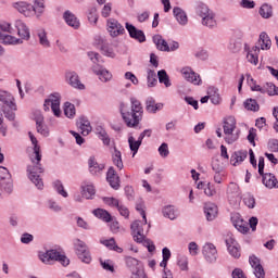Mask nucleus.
<instances>
[{
  "label": "nucleus",
  "mask_w": 278,
  "mask_h": 278,
  "mask_svg": "<svg viewBox=\"0 0 278 278\" xmlns=\"http://www.w3.org/2000/svg\"><path fill=\"white\" fill-rule=\"evenodd\" d=\"M100 243L110 249L111 251H116V253H123V248L116 245V240L114 238L111 239H101Z\"/></svg>",
  "instance_id": "38"
},
{
  "label": "nucleus",
  "mask_w": 278,
  "mask_h": 278,
  "mask_svg": "<svg viewBox=\"0 0 278 278\" xmlns=\"http://www.w3.org/2000/svg\"><path fill=\"white\" fill-rule=\"evenodd\" d=\"M181 74L185 77V79L187 81H189L190 84H193L194 86L201 85V76L199 74L194 73V71H192V68L184 67L181 70Z\"/></svg>",
  "instance_id": "16"
},
{
  "label": "nucleus",
  "mask_w": 278,
  "mask_h": 278,
  "mask_svg": "<svg viewBox=\"0 0 278 278\" xmlns=\"http://www.w3.org/2000/svg\"><path fill=\"white\" fill-rule=\"evenodd\" d=\"M247 155H249L247 150H240V151L235 152L230 157V162H231L232 166H238V164H242V162H244V160H247Z\"/></svg>",
  "instance_id": "31"
},
{
  "label": "nucleus",
  "mask_w": 278,
  "mask_h": 278,
  "mask_svg": "<svg viewBox=\"0 0 278 278\" xmlns=\"http://www.w3.org/2000/svg\"><path fill=\"white\" fill-rule=\"evenodd\" d=\"M245 110H249L250 112H258L260 111V104L257 103V100L255 99H248L243 103Z\"/></svg>",
  "instance_id": "46"
},
{
  "label": "nucleus",
  "mask_w": 278,
  "mask_h": 278,
  "mask_svg": "<svg viewBox=\"0 0 278 278\" xmlns=\"http://www.w3.org/2000/svg\"><path fill=\"white\" fill-rule=\"evenodd\" d=\"M15 10L20 12L21 14H24V16H34V5L27 3V2H17L14 5Z\"/></svg>",
  "instance_id": "24"
},
{
  "label": "nucleus",
  "mask_w": 278,
  "mask_h": 278,
  "mask_svg": "<svg viewBox=\"0 0 278 278\" xmlns=\"http://www.w3.org/2000/svg\"><path fill=\"white\" fill-rule=\"evenodd\" d=\"M268 149L273 151V153H278V140L271 139L268 141Z\"/></svg>",
  "instance_id": "64"
},
{
  "label": "nucleus",
  "mask_w": 278,
  "mask_h": 278,
  "mask_svg": "<svg viewBox=\"0 0 278 278\" xmlns=\"http://www.w3.org/2000/svg\"><path fill=\"white\" fill-rule=\"evenodd\" d=\"M0 40L4 45H23V39H18L12 35L0 33Z\"/></svg>",
  "instance_id": "36"
},
{
  "label": "nucleus",
  "mask_w": 278,
  "mask_h": 278,
  "mask_svg": "<svg viewBox=\"0 0 278 278\" xmlns=\"http://www.w3.org/2000/svg\"><path fill=\"white\" fill-rule=\"evenodd\" d=\"M256 278H265L266 271H264V267L262 266V263L260 262V258L257 256H250L249 260Z\"/></svg>",
  "instance_id": "17"
},
{
  "label": "nucleus",
  "mask_w": 278,
  "mask_h": 278,
  "mask_svg": "<svg viewBox=\"0 0 278 278\" xmlns=\"http://www.w3.org/2000/svg\"><path fill=\"white\" fill-rule=\"evenodd\" d=\"M101 51L103 55H106L108 58H114L116 54L114 53V50L110 48V45L103 43L101 47Z\"/></svg>",
  "instance_id": "56"
},
{
  "label": "nucleus",
  "mask_w": 278,
  "mask_h": 278,
  "mask_svg": "<svg viewBox=\"0 0 278 278\" xmlns=\"http://www.w3.org/2000/svg\"><path fill=\"white\" fill-rule=\"evenodd\" d=\"M0 108L8 121H14L16 118V103H14V97L8 91L0 90Z\"/></svg>",
  "instance_id": "3"
},
{
  "label": "nucleus",
  "mask_w": 278,
  "mask_h": 278,
  "mask_svg": "<svg viewBox=\"0 0 278 278\" xmlns=\"http://www.w3.org/2000/svg\"><path fill=\"white\" fill-rule=\"evenodd\" d=\"M93 216L97 218H100L104 223H112V215L110 212L103 210V208H97L92 211Z\"/></svg>",
  "instance_id": "39"
},
{
  "label": "nucleus",
  "mask_w": 278,
  "mask_h": 278,
  "mask_svg": "<svg viewBox=\"0 0 278 278\" xmlns=\"http://www.w3.org/2000/svg\"><path fill=\"white\" fill-rule=\"evenodd\" d=\"M201 23L204 27H208L210 29H214L216 27V13L214 11H208L204 13L201 17Z\"/></svg>",
  "instance_id": "18"
},
{
  "label": "nucleus",
  "mask_w": 278,
  "mask_h": 278,
  "mask_svg": "<svg viewBox=\"0 0 278 278\" xmlns=\"http://www.w3.org/2000/svg\"><path fill=\"white\" fill-rule=\"evenodd\" d=\"M51 105V110L54 116H60L62 111L60 110V93H51L48 99L45 100L43 110L45 112H49V106Z\"/></svg>",
  "instance_id": "8"
},
{
  "label": "nucleus",
  "mask_w": 278,
  "mask_h": 278,
  "mask_svg": "<svg viewBox=\"0 0 278 278\" xmlns=\"http://www.w3.org/2000/svg\"><path fill=\"white\" fill-rule=\"evenodd\" d=\"M273 42L270 41V37H268V34L261 33L258 38V49L261 47L262 51H268L270 49Z\"/></svg>",
  "instance_id": "35"
},
{
  "label": "nucleus",
  "mask_w": 278,
  "mask_h": 278,
  "mask_svg": "<svg viewBox=\"0 0 278 278\" xmlns=\"http://www.w3.org/2000/svg\"><path fill=\"white\" fill-rule=\"evenodd\" d=\"M92 72L96 75H98L100 81H103L104 84L112 79V73H110V71H108L99 65H94L92 67Z\"/></svg>",
  "instance_id": "23"
},
{
  "label": "nucleus",
  "mask_w": 278,
  "mask_h": 278,
  "mask_svg": "<svg viewBox=\"0 0 278 278\" xmlns=\"http://www.w3.org/2000/svg\"><path fill=\"white\" fill-rule=\"evenodd\" d=\"M106 180L109 181L111 188L118 190L121 188V178L116 174L114 167H110L106 173Z\"/></svg>",
  "instance_id": "19"
},
{
  "label": "nucleus",
  "mask_w": 278,
  "mask_h": 278,
  "mask_svg": "<svg viewBox=\"0 0 278 278\" xmlns=\"http://www.w3.org/2000/svg\"><path fill=\"white\" fill-rule=\"evenodd\" d=\"M223 129L225 135V141L227 144H233L240 138V130L237 127L236 117L228 116L224 118Z\"/></svg>",
  "instance_id": "4"
},
{
  "label": "nucleus",
  "mask_w": 278,
  "mask_h": 278,
  "mask_svg": "<svg viewBox=\"0 0 278 278\" xmlns=\"http://www.w3.org/2000/svg\"><path fill=\"white\" fill-rule=\"evenodd\" d=\"M37 36L39 38V43L41 45V47H45L46 49H48V47H51V42L49 41V38L47 37V31L42 28H40L39 30H37Z\"/></svg>",
  "instance_id": "44"
},
{
  "label": "nucleus",
  "mask_w": 278,
  "mask_h": 278,
  "mask_svg": "<svg viewBox=\"0 0 278 278\" xmlns=\"http://www.w3.org/2000/svg\"><path fill=\"white\" fill-rule=\"evenodd\" d=\"M39 260H41L43 264H53V262H60L62 266H68V264H71V260L58 250H48L39 253Z\"/></svg>",
  "instance_id": "5"
},
{
  "label": "nucleus",
  "mask_w": 278,
  "mask_h": 278,
  "mask_svg": "<svg viewBox=\"0 0 278 278\" xmlns=\"http://www.w3.org/2000/svg\"><path fill=\"white\" fill-rule=\"evenodd\" d=\"M81 194L85 199H92L94 194H97V189H94V185L91 181L85 180L80 186Z\"/></svg>",
  "instance_id": "20"
},
{
  "label": "nucleus",
  "mask_w": 278,
  "mask_h": 278,
  "mask_svg": "<svg viewBox=\"0 0 278 278\" xmlns=\"http://www.w3.org/2000/svg\"><path fill=\"white\" fill-rule=\"evenodd\" d=\"M106 28L112 38H118L125 34V27H123L116 18H109L106 21Z\"/></svg>",
  "instance_id": "12"
},
{
  "label": "nucleus",
  "mask_w": 278,
  "mask_h": 278,
  "mask_svg": "<svg viewBox=\"0 0 278 278\" xmlns=\"http://www.w3.org/2000/svg\"><path fill=\"white\" fill-rule=\"evenodd\" d=\"M64 114L67 118H74L75 117V104H73L71 102H65Z\"/></svg>",
  "instance_id": "49"
},
{
  "label": "nucleus",
  "mask_w": 278,
  "mask_h": 278,
  "mask_svg": "<svg viewBox=\"0 0 278 278\" xmlns=\"http://www.w3.org/2000/svg\"><path fill=\"white\" fill-rule=\"evenodd\" d=\"M0 186L4 192L11 194L13 186H12V175L10 170L4 166H0Z\"/></svg>",
  "instance_id": "10"
},
{
  "label": "nucleus",
  "mask_w": 278,
  "mask_h": 278,
  "mask_svg": "<svg viewBox=\"0 0 278 278\" xmlns=\"http://www.w3.org/2000/svg\"><path fill=\"white\" fill-rule=\"evenodd\" d=\"M264 90L267 92V94H269V97H278V87L273 83H267L264 86Z\"/></svg>",
  "instance_id": "50"
},
{
  "label": "nucleus",
  "mask_w": 278,
  "mask_h": 278,
  "mask_svg": "<svg viewBox=\"0 0 278 278\" xmlns=\"http://www.w3.org/2000/svg\"><path fill=\"white\" fill-rule=\"evenodd\" d=\"M163 216L165 218H169V220H175V218H177L178 216V211L177 208H175L174 205H167L165 206L163 210Z\"/></svg>",
  "instance_id": "41"
},
{
  "label": "nucleus",
  "mask_w": 278,
  "mask_h": 278,
  "mask_svg": "<svg viewBox=\"0 0 278 278\" xmlns=\"http://www.w3.org/2000/svg\"><path fill=\"white\" fill-rule=\"evenodd\" d=\"M162 108H164V104H162V103H156L153 98H149V99L146 101V110H147V112H149L150 114H155V112H160V110H162Z\"/></svg>",
  "instance_id": "32"
},
{
  "label": "nucleus",
  "mask_w": 278,
  "mask_h": 278,
  "mask_svg": "<svg viewBox=\"0 0 278 278\" xmlns=\"http://www.w3.org/2000/svg\"><path fill=\"white\" fill-rule=\"evenodd\" d=\"M157 77L160 84H164L166 88H170V78L168 77V74L164 70L157 72Z\"/></svg>",
  "instance_id": "47"
},
{
  "label": "nucleus",
  "mask_w": 278,
  "mask_h": 278,
  "mask_svg": "<svg viewBox=\"0 0 278 278\" xmlns=\"http://www.w3.org/2000/svg\"><path fill=\"white\" fill-rule=\"evenodd\" d=\"M103 201L106 205H110L111 207H118L121 202H118L115 198H103Z\"/></svg>",
  "instance_id": "60"
},
{
  "label": "nucleus",
  "mask_w": 278,
  "mask_h": 278,
  "mask_svg": "<svg viewBox=\"0 0 278 278\" xmlns=\"http://www.w3.org/2000/svg\"><path fill=\"white\" fill-rule=\"evenodd\" d=\"M159 154L161 157H168L170 150H168V143L164 142L159 147Z\"/></svg>",
  "instance_id": "57"
},
{
  "label": "nucleus",
  "mask_w": 278,
  "mask_h": 278,
  "mask_svg": "<svg viewBox=\"0 0 278 278\" xmlns=\"http://www.w3.org/2000/svg\"><path fill=\"white\" fill-rule=\"evenodd\" d=\"M130 103L131 106L129 111V106L125 102H121L119 113L128 127L136 128L140 125V121H142L144 109L142 108V102L136 98H130Z\"/></svg>",
  "instance_id": "2"
},
{
  "label": "nucleus",
  "mask_w": 278,
  "mask_h": 278,
  "mask_svg": "<svg viewBox=\"0 0 278 278\" xmlns=\"http://www.w3.org/2000/svg\"><path fill=\"white\" fill-rule=\"evenodd\" d=\"M31 144L34 147L33 153L29 155V160L31 162L30 165L27 166L28 178L30 181L38 188V190H42L45 188V182L40 175L45 173V167L40 162L42 161V153H40V146L38 144V139L31 131L28 132Z\"/></svg>",
  "instance_id": "1"
},
{
  "label": "nucleus",
  "mask_w": 278,
  "mask_h": 278,
  "mask_svg": "<svg viewBox=\"0 0 278 278\" xmlns=\"http://www.w3.org/2000/svg\"><path fill=\"white\" fill-rule=\"evenodd\" d=\"M126 29L134 40L137 42H147V36H144V31L141 29L136 28L132 24L126 23Z\"/></svg>",
  "instance_id": "14"
},
{
  "label": "nucleus",
  "mask_w": 278,
  "mask_h": 278,
  "mask_svg": "<svg viewBox=\"0 0 278 278\" xmlns=\"http://www.w3.org/2000/svg\"><path fill=\"white\" fill-rule=\"evenodd\" d=\"M54 189L56 190L58 194H61V197H64L66 199L68 197V192L64 190V185H62V181L55 180L53 182Z\"/></svg>",
  "instance_id": "52"
},
{
  "label": "nucleus",
  "mask_w": 278,
  "mask_h": 278,
  "mask_svg": "<svg viewBox=\"0 0 278 278\" xmlns=\"http://www.w3.org/2000/svg\"><path fill=\"white\" fill-rule=\"evenodd\" d=\"M258 12L262 18H270L273 16V7L269 4H263Z\"/></svg>",
  "instance_id": "48"
},
{
  "label": "nucleus",
  "mask_w": 278,
  "mask_h": 278,
  "mask_svg": "<svg viewBox=\"0 0 278 278\" xmlns=\"http://www.w3.org/2000/svg\"><path fill=\"white\" fill-rule=\"evenodd\" d=\"M42 123H45V117H42V115H39L36 118L37 131L38 134L47 138V136H49V127H47Z\"/></svg>",
  "instance_id": "40"
},
{
  "label": "nucleus",
  "mask_w": 278,
  "mask_h": 278,
  "mask_svg": "<svg viewBox=\"0 0 278 278\" xmlns=\"http://www.w3.org/2000/svg\"><path fill=\"white\" fill-rule=\"evenodd\" d=\"M151 225H147V218L143 222L135 220L130 225L131 236L135 242L141 243L144 242L147 233H149Z\"/></svg>",
  "instance_id": "6"
},
{
  "label": "nucleus",
  "mask_w": 278,
  "mask_h": 278,
  "mask_svg": "<svg viewBox=\"0 0 278 278\" xmlns=\"http://www.w3.org/2000/svg\"><path fill=\"white\" fill-rule=\"evenodd\" d=\"M117 210L121 216H124V218H129V208H127V206L118 204Z\"/></svg>",
  "instance_id": "63"
},
{
  "label": "nucleus",
  "mask_w": 278,
  "mask_h": 278,
  "mask_svg": "<svg viewBox=\"0 0 278 278\" xmlns=\"http://www.w3.org/2000/svg\"><path fill=\"white\" fill-rule=\"evenodd\" d=\"M88 21L93 25H97V21H99V15L97 14V8H91L88 13Z\"/></svg>",
  "instance_id": "55"
},
{
  "label": "nucleus",
  "mask_w": 278,
  "mask_h": 278,
  "mask_svg": "<svg viewBox=\"0 0 278 278\" xmlns=\"http://www.w3.org/2000/svg\"><path fill=\"white\" fill-rule=\"evenodd\" d=\"M231 220L233 226L238 231H240V233H249V223L242 219L239 214H236L233 217H231Z\"/></svg>",
  "instance_id": "21"
},
{
  "label": "nucleus",
  "mask_w": 278,
  "mask_h": 278,
  "mask_svg": "<svg viewBox=\"0 0 278 278\" xmlns=\"http://www.w3.org/2000/svg\"><path fill=\"white\" fill-rule=\"evenodd\" d=\"M15 27L17 29V36H20L21 38L20 40H29L30 38L29 28L23 21L21 20L15 21Z\"/></svg>",
  "instance_id": "22"
},
{
  "label": "nucleus",
  "mask_w": 278,
  "mask_h": 278,
  "mask_svg": "<svg viewBox=\"0 0 278 278\" xmlns=\"http://www.w3.org/2000/svg\"><path fill=\"white\" fill-rule=\"evenodd\" d=\"M202 255L208 262V264H214L218 260V250L214 243H205L202 248Z\"/></svg>",
  "instance_id": "11"
},
{
  "label": "nucleus",
  "mask_w": 278,
  "mask_h": 278,
  "mask_svg": "<svg viewBox=\"0 0 278 278\" xmlns=\"http://www.w3.org/2000/svg\"><path fill=\"white\" fill-rule=\"evenodd\" d=\"M128 144L130 151L132 152V157H136V153H138V150L142 146V139L138 137V140H136V138H134V135L130 134L128 135Z\"/></svg>",
  "instance_id": "30"
},
{
  "label": "nucleus",
  "mask_w": 278,
  "mask_h": 278,
  "mask_svg": "<svg viewBox=\"0 0 278 278\" xmlns=\"http://www.w3.org/2000/svg\"><path fill=\"white\" fill-rule=\"evenodd\" d=\"M178 266L180 270H188V256H179L178 257Z\"/></svg>",
  "instance_id": "59"
},
{
  "label": "nucleus",
  "mask_w": 278,
  "mask_h": 278,
  "mask_svg": "<svg viewBox=\"0 0 278 278\" xmlns=\"http://www.w3.org/2000/svg\"><path fill=\"white\" fill-rule=\"evenodd\" d=\"M63 18L70 27L79 29V20H77V16H75V14H73L71 11H65Z\"/></svg>",
  "instance_id": "28"
},
{
  "label": "nucleus",
  "mask_w": 278,
  "mask_h": 278,
  "mask_svg": "<svg viewBox=\"0 0 278 278\" xmlns=\"http://www.w3.org/2000/svg\"><path fill=\"white\" fill-rule=\"evenodd\" d=\"M226 244L228 247V252L231 257H235V260L240 258V245L238 244V241H236V238H233V236L227 237Z\"/></svg>",
  "instance_id": "15"
},
{
  "label": "nucleus",
  "mask_w": 278,
  "mask_h": 278,
  "mask_svg": "<svg viewBox=\"0 0 278 278\" xmlns=\"http://www.w3.org/2000/svg\"><path fill=\"white\" fill-rule=\"evenodd\" d=\"M100 264L104 270H110L111 273H114V265L112 264V261H100Z\"/></svg>",
  "instance_id": "61"
},
{
  "label": "nucleus",
  "mask_w": 278,
  "mask_h": 278,
  "mask_svg": "<svg viewBox=\"0 0 278 278\" xmlns=\"http://www.w3.org/2000/svg\"><path fill=\"white\" fill-rule=\"evenodd\" d=\"M204 214L206 216V220H214V218L218 216V206L214 203H206L204 205Z\"/></svg>",
  "instance_id": "26"
},
{
  "label": "nucleus",
  "mask_w": 278,
  "mask_h": 278,
  "mask_svg": "<svg viewBox=\"0 0 278 278\" xmlns=\"http://www.w3.org/2000/svg\"><path fill=\"white\" fill-rule=\"evenodd\" d=\"M74 248L76 255H78L79 260L84 262V264H90V262H92V256L90 255L88 245H86L84 241L76 239L74 242Z\"/></svg>",
  "instance_id": "7"
},
{
  "label": "nucleus",
  "mask_w": 278,
  "mask_h": 278,
  "mask_svg": "<svg viewBox=\"0 0 278 278\" xmlns=\"http://www.w3.org/2000/svg\"><path fill=\"white\" fill-rule=\"evenodd\" d=\"M243 203L244 205H247V207H249L250 210H253V207H255V198L251 195V193H247L243 197Z\"/></svg>",
  "instance_id": "54"
},
{
  "label": "nucleus",
  "mask_w": 278,
  "mask_h": 278,
  "mask_svg": "<svg viewBox=\"0 0 278 278\" xmlns=\"http://www.w3.org/2000/svg\"><path fill=\"white\" fill-rule=\"evenodd\" d=\"M33 12L37 17L45 14V0H34Z\"/></svg>",
  "instance_id": "42"
},
{
  "label": "nucleus",
  "mask_w": 278,
  "mask_h": 278,
  "mask_svg": "<svg viewBox=\"0 0 278 278\" xmlns=\"http://www.w3.org/2000/svg\"><path fill=\"white\" fill-rule=\"evenodd\" d=\"M153 42L156 47V49H159V51H170V47L168 46V42L166 40H164V38L161 35H155L153 37Z\"/></svg>",
  "instance_id": "33"
},
{
  "label": "nucleus",
  "mask_w": 278,
  "mask_h": 278,
  "mask_svg": "<svg viewBox=\"0 0 278 278\" xmlns=\"http://www.w3.org/2000/svg\"><path fill=\"white\" fill-rule=\"evenodd\" d=\"M65 79L72 88H76L77 90H84L86 86L81 84V80H79V75H77L76 72L68 71L65 73Z\"/></svg>",
  "instance_id": "13"
},
{
  "label": "nucleus",
  "mask_w": 278,
  "mask_h": 278,
  "mask_svg": "<svg viewBox=\"0 0 278 278\" xmlns=\"http://www.w3.org/2000/svg\"><path fill=\"white\" fill-rule=\"evenodd\" d=\"M157 84V75L155 74V71L149 70L148 71V86L150 88H153Z\"/></svg>",
  "instance_id": "53"
},
{
  "label": "nucleus",
  "mask_w": 278,
  "mask_h": 278,
  "mask_svg": "<svg viewBox=\"0 0 278 278\" xmlns=\"http://www.w3.org/2000/svg\"><path fill=\"white\" fill-rule=\"evenodd\" d=\"M138 264L139 261L137 258L131 256L126 257V265L130 268V270H132V273H136V270H140L138 269Z\"/></svg>",
  "instance_id": "51"
},
{
  "label": "nucleus",
  "mask_w": 278,
  "mask_h": 278,
  "mask_svg": "<svg viewBox=\"0 0 278 278\" xmlns=\"http://www.w3.org/2000/svg\"><path fill=\"white\" fill-rule=\"evenodd\" d=\"M262 181L266 188H269V190H273V188H278L277 177H275L271 173H266L263 175Z\"/></svg>",
  "instance_id": "29"
},
{
  "label": "nucleus",
  "mask_w": 278,
  "mask_h": 278,
  "mask_svg": "<svg viewBox=\"0 0 278 278\" xmlns=\"http://www.w3.org/2000/svg\"><path fill=\"white\" fill-rule=\"evenodd\" d=\"M77 127L80 129V134L83 136H88L90 131H92V126L90 125V121H88V117L80 116L77 122Z\"/></svg>",
  "instance_id": "25"
},
{
  "label": "nucleus",
  "mask_w": 278,
  "mask_h": 278,
  "mask_svg": "<svg viewBox=\"0 0 278 278\" xmlns=\"http://www.w3.org/2000/svg\"><path fill=\"white\" fill-rule=\"evenodd\" d=\"M173 12L179 25H188V15L185 13V11L181 8L175 7Z\"/></svg>",
  "instance_id": "34"
},
{
  "label": "nucleus",
  "mask_w": 278,
  "mask_h": 278,
  "mask_svg": "<svg viewBox=\"0 0 278 278\" xmlns=\"http://www.w3.org/2000/svg\"><path fill=\"white\" fill-rule=\"evenodd\" d=\"M227 197L231 205L240 204V201H242V191H240V186L236 182H230L227 189Z\"/></svg>",
  "instance_id": "9"
},
{
  "label": "nucleus",
  "mask_w": 278,
  "mask_h": 278,
  "mask_svg": "<svg viewBox=\"0 0 278 278\" xmlns=\"http://www.w3.org/2000/svg\"><path fill=\"white\" fill-rule=\"evenodd\" d=\"M88 166H89V172L91 175H99L105 166L103 164H99L97 162V159L94 156H90L88 160Z\"/></svg>",
  "instance_id": "27"
},
{
  "label": "nucleus",
  "mask_w": 278,
  "mask_h": 278,
  "mask_svg": "<svg viewBox=\"0 0 278 278\" xmlns=\"http://www.w3.org/2000/svg\"><path fill=\"white\" fill-rule=\"evenodd\" d=\"M212 9H210V7H207V4L203 3V2H197L194 5V11L197 16L202 17L203 14H207Z\"/></svg>",
  "instance_id": "45"
},
{
  "label": "nucleus",
  "mask_w": 278,
  "mask_h": 278,
  "mask_svg": "<svg viewBox=\"0 0 278 278\" xmlns=\"http://www.w3.org/2000/svg\"><path fill=\"white\" fill-rule=\"evenodd\" d=\"M195 58H198V60H207V58H210V54L206 52V50L200 49L195 52L194 54Z\"/></svg>",
  "instance_id": "62"
},
{
  "label": "nucleus",
  "mask_w": 278,
  "mask_h": 278,
  "mask_svg": "<svg viewBox=\"0 0 278 278\" xmlns=\"http://www.w3.org/2000/svg\"><path fill=\"white\" fill-rule=\"evenodd\" d=\"M257 55H260V46H254L247 54L248 62H250V64H254V66H257V62H260Z\"/></svg>",
  "instance_id": "37"
},
{
  "label": "nucleus",
  "mask_w": 278,
  "mask_h": 278,
  "mask_svg": "<svg viewBox=\"0 0 278 278\" xmlns=\"http://www.w3.org/2000/svg\"><path fill=\"white\" fill-rule=\"evenodd\" d=\"M113 164L119 169L123 170L124 165H123V154L121 151H118L116 148H114V152L112 155Z\"/></svg>",
  "instance_id": "43"
},
{
  "label": "nucleus",
  "mask_w": 278,
  "mask_h": 278,
  "mask_svg": "<svg viewBox=\"0 0 278 278\" xmlns=\"http://www.w3.org/2000/svg\"><path fill=\"white\" fill-rule=\"evenodd\" d=\"M110 229H111L112 233H121V231H125V229L121 228V224H118V222H116V220L111 222Z\"/></svg>",
  "instance_id": "58"
}]
</instances>
